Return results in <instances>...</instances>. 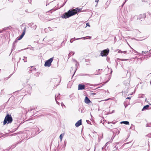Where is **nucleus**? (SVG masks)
<instances>
[{
  "instance_id": "nucleus-1",
  "label": "nucleus",
  "mask_w": 151,
  "mask_h": 151,
  "mask_svg": "<svg viewBox=\"0 0 151 151\" xmlns=\"http://www.w3.org/2000/svg\"><path fill=\"white\" fill-rule=\"evenodd\" d=\"M81 9H79L78 8L73 10H69L67 12L64 13L61 16V17L65 19L68 18L76 14L78 12H81Z\"/></svg>"
},
{
  "instance_id": "nucleus-2",
  "label": "nucleus",
  "mask_w": 151,
  "mask_h": 151,
  "mask_svg": "<svg viewBox=\"0 0 151 151\" xmlns=\"http://www.w3.org/2000/svg\"><path fill=\"white\" fill-rule=\"evenodd\" d=\"M13 120L12 118L11 115L7 114L5 117L4 119L3 122L4 125H5L7 123H11Z\"/></svg>"
},
{
  "instance_id": "nucleus-3",
  "label": "nucleus",
  "mask_w": 151,
  "mask_h": 151,
  "mask_svg": "<svg viewBox=\"0 0 151 151\" xmlns=\"http://www.w3.org/2000/svg\"><path fill=\"white\" fill-rule=\"evenodd\" d=\"M25 30L26 28L25 27L24 29L23 30V32L22 33L21 35L20 36V37L17 38L13 42V46L14 47L16 46L15 44L17 42V41L18 40H20L24 36L25 34Z\"/></svg>"
},
{
  "instance_id": "nucleus-4",
  "label": "nucleus",
  "mask_w": 151,
  "mask_h": 151,
  "mask_svg": "<svg viewBox=\"0 0 151 151\" xmlns=\"http://www.w3.org/2000/svg\"><path fill=\"white\" fill-rule=\"evenodd\" d=\"M109 51V49H108L104 50L101 52L100 55L102 57L106 56L108 55Z\"/></svg>"
},
{
  "instance_id": "nucleus-5",
  "label": "nucleus",
  "mask_w": 151,
  "mask_h": 151,
  "mask_svg": "<svg viewBox=\"0 0 151 151\" xmlns=\"http://www.w3.org/2000/svg\"><path fill=\"white\" fill-rule=\"evenodd\" d=\"M53 58H52L47 60L44 64L45 66L50 67V66L51 63L53 60Z\"/></svg>"
},
{
  "instance_id": "nucleus-6",
  "label": "nucleus",
  "mask_w": 151,
  "mask_h": 151,
  "mask_svg": "<svg viewBox=\"0 0 151 151\" xmlns=\"http://www.w3.org/2000/svg\"><path fill=\"white\" fill-rule=\"evenodd\" d=\"M146 17V13H144L139 15L137 17L138 19L141 20V21L143 20Z\"/></svg>"
},
{
  "instance_id": "nucleus-7",
  "label": "nucleus",
  "mask_w": 151,
  "mask_h": 151,
  "mask_svg": "<svg viewBox=\"0 0 151 151\" xmlns=\"http://www.w3.org/2000/svg\"><path fill=\"white\" fill-rule=\"evenodd\" d=\"M60 95V94L59 93L58 95H57L56 94L55 95V101H56V102L57 104H58L59 105H60L59 104L60 103L57 100H58L60 99V97L59 96Z\"/></svg>"
},
{
  "instance_id": "nucleus-8",
  "label": "nucleus",
  "mask_w": 151,
  "mask_h": 151,
  "mask_svg": "<svg viewBox=\"0 0 151 151\" xmlns=\"http://www.w3.org/2000/svg\"><path fill=\"white\" fill-rule=\"evenodd\" d=\"M35 69L36 68L34 67L33 66L30 67L28 68V70H29L28 72L29 73H31L32 70H35Z\"/></svg>"
},
{
  "instance_id": "nucleus-9",
  "label": "nucleus",
  "mask_w": 151,
  "mask_h": 151,
  "mask_svg": "<svg viewBox=\"0 0 151 151\" xmlns=\"http://www.w3.org/2000/svg\"><path fill=\"white\" fill-rule=\"evenodd\" d=\"M85 88V86L84 85L79 84L78 86V90H83Z\"/></svg>"
},
{
  "instance_id": "nucleus-10",
  "label": "nucleus",
  "mask_w": 151,
  "mask_h": 151,
  "mask_svg": "<svg viewBox=\"0 0 151 151\" xmlns=\"http://www.w3.org/2000/svg\"><path fill=\"white\" fill-rule=\"evenodd\" d=\"M82 124V120L80 119L75 124V126L78 127Z\"/></svg>"
},
{
  "instance_id": "nucleus-11",
  "label": "nucleus",
  "mask_w": 151,
  "mask_h": 151,
  "mask_svg": "<svg viewBox=\"0 0 151 151\" xmlns=\"http://www.w3.org/2000/svg\"><path fill=\"white\" fill-rule=\"evenodd\" d=\"M85 102L86 104H88L91 102V101L86 96L85 99Z\"/></svg>"
},
{
  "instance_id": "nucleus-12",
  "label": "nucleus",
  "mask_w": 151,
  "mask_h": 151,
  "mask_svg": "<svg viewBox=\"0 0 151 151\" xmlns=\"http://www.w3.org/2000/svg\"><path fill=\"white\" fill-rule=\"evenodd\" d=\"M149 107V106L148 105L144 106L143 109H142V111H144L145 110L147 109Z\"/></svg>"
},
{
  "instance_id": "nucleus-13",
  "label": "nucleus",
  "mask_w": 151,
  "mask_h": 151,
  "mask_svg": "<svg viewBox=\"0 0 151 151\" xmlns=\"http://www.w3.org/2000/svg\"><path fill=\"white\" fill-rule=\"evenodd\" d=\"M121 124L123 123L124 124H125L126 125H128L129 124V122L127 121H123L121 122Z\"/></svg>"
},
{
  "instance_id": "nucleus-14",
  "label": "nucleus",
  "mask_w": 151,
  "mask_h": 151,
  "mask_svg": "<svg viewBox=\"0 0 151 151\" xmlns=\"http://www.w3.org/2000/svg\"><path fill=\"white\" fill-rule=\"evenodd\" d=\"M17 145V144H16V145H12L10 147H9V149H8V150H9L10 149H12L14 148V147H16Z\"/></svg>"
},
{
  "instance_id": "nucleus-15",
  "label": "nucleus",
  "mask_w": 151,
  "mask_h": 151,
  "mask_svg": "<svg viewBox=\"0 0 151 151\" xmlns=\"http://www.w3.org/2000/svg\"><path fill=\"white\" fill-rule=\"evenodd\" d=\"M76 63V64H75V66H76V68H77V67H78V63L77 62H76V63ZM76 69L75 70V71H74V74H73V76L74 75V74H75V73L76 71Z\"/></svg>"
},
{
  "instance_id": "nucleus-16",
  "label": "nucleus",
  "mask_w": 151,
  "mask_h": 151,
  "mask_svg": "<svg viewBox=\"0 0 151 151\" xmlns=\"http://www.w3.org/2000/svg\"><path fill=\"white\" fill-rule=\"evenodd\" d=\"M24 62L27 61V57H24V59H23Z\"/></svg>"
},
{
  "instance_id": "nucleus-17",
  "label": "nucleus",
  "mask_w": 151,
  "mask_h": 151,
  "mask_svg": "<svg viewBox=\"0 0 151 151\" xmlns=\"http://www.w3.org/2000/svg\"><path fill=\"white\" fill-rule=\"evenodd\" d=\"M130 129H131L134 130L135 129V126L134 125H133L132 124L130 127Z\"/></svg>"
},
{
  "instance_id": "nucleus-18",
  "label": "nucleus",
  "mask_w": 151,
  "mask_h": 151,
  "mask_svg": "<svg viewBox=\"0 0 151 151\" xmlns=\"http://www.w3.org/2000/svg\"><path fill=\"white\" fill-rule=\"evenodd\" d=\"M83 39L84 40H85V39H87V38H86V37H81V38H77V39H75L74 40H80V39Z\"/></svg>"
},
{
  "instance_id": "nucleus-19",
  "label": "nucleus",
  "mask_w": 151,
  "mask_h": 151,
  "mask_svg": "<svg viewBox=\"0 0 151 151\" xmlns=\"http://www.w3.org/2000/svg\"><path fill=\"white\" fill-rule=\"evenodd\" d=\"M56 27H53L52 28V29L50 27H48V28L49 29L50 31H51L52 30H54V29H55V28H56Z\"/></svg>"
},
{
  "instance_id": "nucleus-20",
  "label": "nucleus",
  "mask_w": 151,
  "mask_h": 151,
  "mask_svg": "<svg viewBox=\"0 0 151 151\" xmlns=\"http://www.w3.org/2000/svg\"><path fill=\"white\" fill-rule=\"evenodd\" d=\"M37 27V26L36 25H34L32 27H31V28H32L33 29L35 30Z\"/></svg>"
},
{
  "instance_id": "nucleus-21",
  "label": "nucleus",
  "mask_w": 151,
  "mask_h": 151,
  "mask_svg": "<svg viewBox=\"0 0 151 151\" xmlns=\"http://www.w3.org/2000/svg\"><path fill=\"white\" fill-rule=\"evenodd\" d=\"M55 11V10H54L53 9H52L51 10H50L48 12H47V13H51L52 12V11Z\"/></svg>"
},
{
  "instance_id": "nucleus-22",
  "label": "nucleus",
  "mask_w": 151,
  "mask_h": 151,
  "mask_svg": "<svg viewBox=\"0 0 151 151\" xmlns=\"http://www.w3.org/2000/svg\"><path fill=\"white\" fill-rule=\"evenodd\" d=\"M112 141L111 140V141H109V142H107L106 144L105 145V147H106L107 145V144L108 143H111L112 142Z\"/></svg>"
},
{
  "instance_id": "nucleus-23",
  "label": "nucleus",
  "mask_w": 151,
  "mask_h": 151,
  "mask_svg": "<svg viewBox=\"0 0 151 151\" xmlns=\"http://www.w3.org/2000/svg\"><path fill=\"white\" fill-rule=\"evenodd\" d=\"M100 74V70L99 69L97 71V73H96V74H95V75H96V74Z\"/></svg>"
},
{
  "instance_id": "nucleus-24",
  "label": "nucleus",
  "mask_w": 151,
  "mask_h": 151,
  "mask_svg": "<svg viewBox=\"0 0 151 151\" xmlns=\"http://www.w3.org/2000/svg\"><path fill=\"white\" fill-rule=\"evenodd\" d=\"M75 39V37L71 39L70 40V42L72 43L73 42V41L74 40V39Z\"/></svg>"
},
{
  "instance_id": "nucleus-25",
  "label": "nucleus",
  "mask_w": 151,
  "mask_h": 151,
  "mask_svg": "<svg viewBox=\"0 0 151 151\" xmlns=\"http://www.w3.org/2000/svg\"><path fill=\"white\" fill-rule=\"evenodd\" d=\"M146 126L147 127H151V123H149V124H147L146 125Z\"/></svg>"
},
{
  "instance_id": "nucleus-26",
  "label": "nucleus",
  "mask_w": 151,
  "mask_h": 151,
  "mask_svg": "<svg viewBox=\"0 0 151 151\" xmlns=\"http://www.w3.org/2000/svg\"><path fill=\"white\" fill-rule=\"evenodd\" d=\"M5 136L4 134H2V133H1L0 134V138H1L3 137H4Z\"/></svg>"
},
{
  "instance_id": "nucleus-27",
  "label": "nucleus",
  "mask_w": 151,
  "mask_h": 151,
  "mask_svg": "<svg viewBox=\"0 0 151 151\" xmlns=\"http://www.w3.org/2000/svg\"><path fill=\"white\" fill-rule=\"evenodd\" d=\"M52 81H58V82L59 81V80L57 78H54L52 80Z\"/></svg>"
},
{
  "instance_id": "nucleus-28",
  "label": "nucleus",
  "mask_w": 151,
  "mask_h": 151,
  "mask_svg": "<svg viewBox=\"0 0 151 151\" xmlns=\"http://www.w3.org/2000/svg\"><path fill=\"white\" fill-rule=\"evenodd\" d=\"M61 104L63 108V106L65 107V106L63 102H61Z\"/></svg>"
},
{
  "instance_id": "nucleus-29",
  "label": "nucleus",
  "mask_w": 151,
  "mask_h": 151,
  "mask_svg": "<svg viewBox=\"0 0 151 151\" xmlns=\"http://www.w3.org/2000/svg\"><path fill=\"white\" fill-rule=\"evenodd\" d=\"M71 55V52H70L68 54V59L70 57Z\"/></svg>"
},
{
  "instance_id": "nucleus-30",
  "label": "nucleus",
  "mask_w": 151,
  "mask_h": 151,
  "mask_svg": "<svg viewBox=\"0 0 151 151\" xmlns=\"http://www.w3.org/2000/svg\"><path fill=\"white\" fill-rule=\"evenodd\" d=\"M62 137H63L62 135V134H61L60 136V139H61V140H62Z\"/></svg>"
},
{
  "instance_id": "nucleus-31",
  "label": "nucleus",
  "mask_w": 151,
  "mask_h": 151,
  "mask_svg": "<svg viewBox=\"0 0 151 151\" xmlns=\"http://www.w3.org/2000/svg\"><path fill=\"white\" fill-rule=\"evenodd\" d=\"M118 53H123V51H122L121 50H119L118 51Z\"/></svg>"
},
{
  "instance_id": "nucleus-32",
  "label": "nucleus",
  "mask_w": 151,
  "mask_h": 151,
  "mask_svg": "<svg viewBox=\"0 0 151 151\" xmlns=\"http://www.w3.org/2000/svg\"><path fill=\"white\" fill-rule=\"evenodd\" d=\"M94 75V74L89 75V74H84L83 75H84V76H89V75Z\"/></svg>"
},
{
  "instance_id": "nucleus-33",
  "label": "nucleus",
  "mask_w": 151,
  "mask_h": 151,
  "mask_svg": "<svg viewBox=\"0 0 151 151\" xmlns=\"http://www.w3.org/2000/svg\"><path fill=\"white\" fill-rule=\"evenodd\" d=\"M143 52H144V53H145V54H148L147 53L148 52H146V51H142V53H143Z\"/></svg>"
},
{
  "instance_id": "nucleus-34",
  "label": "nucleus",
  "mask_w": 151,
  "mask_h": 151,
  "mask_svg": "<svg viewBox=\"0 0 151 151\" xmlns=\"http://www.w3.org/2000/svg\"><path fill=\"white\" fill-rule=\"evenodd\" d=\"M86 26H89V27H90V25H89V23H87L86 24Z\"/></svg>"
},
{
  "instance_id": "nucleus-35",
  "label": "nucleus",
  "mask_w": 151,
  "mask_h": 151,
  "mask_svg": "<svg viewBox=\"0 0 151 151\" xmlns=\"http://www.w3.org/2000/svg\"><path fill=\"white\" fill-rule=\"evenodd\" d=\"M12 28V27L10 26H9V27H7V28H6V29H11V28Z\"/></svg>"
},
{
  "instance_id": "nucleus-36",
  "label": "nucleus",
  "mask_w": 151,
  "mask_h": 151,
  "mask_svg": "<svg viewBox=\"0 0 151 151\" xmlns=\"http://www.w3.org/2000/svg\"><path fill=\"white\" fill-rule=\"evenodd\" d=\"M73 62H74L75 63H76V62H77V61L76 60H75L74 59H73Z\"/></svg>"
},
{
  "instance_id": "nucleus-37",
  "label": "nucleus",
  "mask_w": 151,
  "mask_h": 151,
  "mask_svg": "<svg viewBox=\"0 0 151 151\" xmlns=\"http://www.w3.org/2000/svg\"><path fill=\"white\" fill-rule=\"evenodd\" d=\"M18 92V91H15V92H14V93H13V94L14 95H15V94H16V93H17Z\"/></svg>"
},
{
  "instance_id": "nucleus-38",
  "label": "nucleus",
  "mask_w": 151,
  "mask_h": 151,
  "mask_svg": "<svg viewBox=\"0 0 151 151\" xmlns=\"http://www.w3.org/2000/svg\"><path fill=\"white\" fill-rule=\"evenodd\" d=\"M74 54H75V52H73L72 53L71 52V55H74Z\"/></svg>"
},
{
  "instance_id": "nucleus-39",
  "label": "nucleus",
  "mask_w": 151,
  "mask_h": 151,
  "mask_svg": "<svg viewBox=\"0 0 151 151\" xmlns=\"http://www.w3.org/2000/svg\"><path fill=\"white\" fill-rule=\"evenodd\" d=\"M122 61L127 60H128L127 59H121Z\"/></svg>"
},
{
  "instance_id": "nucleus-40",
  "label": "nucleus",
  "mask_w": 151,
  "mask_h": 151,
  "mask_svg": "<svg viewBox=\"0 0 151 151\" xmlns=\"http://www.w3.org/2000/svg\"><path fill=\"white\" fill-rule=\"evenodd\" d=\"M30 24L31 26H32V25H34V23L32 22V23Z\"/></svg>"
},
{
  "instance_id": "nucleus-41",
  "label": "nucleus",
  "mask_w": 151,
  "mask_h": 151,
  "mask_svg": "<svg viewBox=\"0 0 151 151\" xmlns=\"http://www.w3.org/2000/svg\"><path fill=\"white\" fill-rule=\"evenodd\" d=\"M127 51H123V53H124V54H125L127 53Z\"/></svg>"
},
{
  "instance_id": "nucleus-42",
  "label": "nucleus",
  "mask_w": 151,
  "mask_h": 151,
  "mask_svg": "<svg viewBox=\"0 0 151 151\" xmlns=\"http://www.w3.org/2000/svg\"><path fill=\"white\" fill-rule=\"evenodd\" d=\"M142 2H145L147 0H141Z\"/></svg>"
},
{
  "instance_id": "nucleus-43",
  "label": "nucleus",
  "mask_w": 151,
  "mask_h": 151,
  "mask_svg": "<svg viewBox=\"0 0 151 151\" xmlns=\"http://www.w3.org/2000/svg\"><path fill=\"white\" fill-rule=\"evenodd\" d=\"M99 1V0H95V1L96 2H98Z\"/></svg>"
},
{
  "instance_id": "nucleus-44",
  "label": "nucleus",
  "mask_w": 151,
  "mask_h": 151,
  "mask_svg": "<svg viewBox=\"0 0 151 151\" xmlns=\"http://www.w3.org/2000/svg\"><path fill=\"white\" fill-rule=\"evenodd\" d=\"M131 99V98L130 97H128L126 99Z\"/></svg>"
},
{
  "instance_id": "nucleus-45",
  "label": "nucleus",
  "mask_w": 151,
  "mask_h": 151,
  "mask_svg": "<svg viewBox=\"0 0 151 151\" xmlns=\"http://www.w3.org/2000/svg\"><path fill=\"white\" fill-rule=\"evenodd\" d=\"M29 86V88H30L31 90V89H32V87H31V86Z\"/></svg>"
},
{
  "instance_id": "nucleus-46",
  "label": "nucleus",
  "mask_w": 151,
  "mask_h": 151,
  "mask_svg": "<svg viewBox=\"0 0 151 151\" xmlns=\"http://www.w3.org/2000/svg\"><path fill=\"white\" fill-rule=\"evenodd\" d=\"M114 137H112L111 138V139H114Z\"/></svg>"
},
{
  "instance_id": "nucleus-47",
  "label": "nucleus",
  "mask_w": 151,
  "mask_h": 151,
  "mask_svg": "<svg viewBox=\"0 0 151 151\" xmlns=\"http://www.w3.org/2000/svg\"><path fill=\"white\" fill-rule=\"evenodd\" d=\"M30 78V77H29L28 79H27V82H28V81L29 80Z\"/></svg>"
},
{
  "instance_id": "nucleus-48",
  "label": "nucleus",
  "mask_w": 151,
  "mask_h": 151,
  "mask_svg": "<svg viewBox=\"0 0 151 151\" xmlns=\"http://www.w3.org/2000/svg\"><path fill=\"white\" fill-rule=\"evenodd\" d=\"M96 94V93H91V94L93 95H95Z\"/></svg>"
},
{
  "instance_id": "nucleus-49",
  "label": "nucleus",
  "mask_w": 151,
  "mask_h": 151,
  "mask_svg": "<svg viewBox=\"0 0 151 151\" xmlns=\"http://www.w3.org/2000/svg\"><path fill=\"white\" fill-rule=\"evenodd\" d=\"M65 2L64 4H63V5H62V6H64V5H65Z\"/></svg>"
},
{
  "instance_id": "nucleus-50",
  "label": "nucleus",
  "mask_w": 151,
  "mask_h": 151,
  "mask_svg": "<svg viewBox=\"0 0 151 151\" xmlns=\"http://www.w3.org/2000/svg\"><path fill=\"white\" fill-rule=\"evenodd\" d=\"M88 37H89V39H91V37H90V36H88Z\"/></svg>"
},
{
  "instance_id": "nucleus-51",
  "label": "nucleus",
  "mask_w": 151,
  "mask_h": 151,
  "mask_svg": "<svg viewBox=\"0 0 151 151\" xmlns=\"http://www.w3.org/2000/svg\"><path fill=\"white\" fill-rule=\"evenodd\" d=\"M104 147H105L104 146V147H102V150H103V149H104Z\"/></svg>"
},
{
  "instance_id": "nucleus-52",
  "label": "nucleus",
  "mask_w": 151,
  "mask_h": 151,
  "mask_svg": "<svg viewBox=\"0 0 151 151\" xmlns=\"http://www.w3.org/2000/svg\"><path fill=\"white\" fill-rule=\"evenodd\" d=\"M115 148H118V147H116V145L115 147H114Z\"/></svg>"
},
{
  "instance_id": "nucleus-53",
  "label": "nucleus",
  "mask_w": 151,
  "mask_h": 151,
  "mask_svg": "<svg viewBox=\"0 0 151 151\" xmlns=\"http://www.w3.org/2000/svg\"><path fill=\"white\" fill-rule=\"evenodd\" d=\"M86 122H89V121L88 120H87Z\"/></svg>"
},
{
  "instance_id": "nucleus-54",
  "label": "nucleus",
  "mask_w": 151,
  "mask_h": 151,
  "mask_svg": "<svg viewBox=\"0 0 151 151\" xmlns=\"http://www.w3.org/2000/svg\"><path fill=\"white\" fill-rule=\"evenodd\" d=\"M117 144H119V142H117L116 143Z\"/></svg>"
},
{
  "instance_id": "nucleus-55",
  "label": "nucleus",
  "mask_w": 151,
  "mask_h": 151,
  "mask_svg": "<svg viewBox=\"0 0 151 151\" xmlns=\"http://www.w3.org/2000/svg\"><path fill=\"white\" fill-rule=\"evenodd\" d=\"M112 70H111V73H112Z\"/></svg>"
},
{
  "instance_id": "nucleus-56",
  "label": "nucleus",
  "mask_w": 151,
  "mask_h": 151,
  "mask_svg": "<svg viewBox=\"0 0 151 151\" xmlns=\"http://www.w3.org/2000/svg\"><path fill=\"white\" fill-rule=\"evenodd\" d=\"M143 53H142H142H141V55H143Z\"/></svg>"
},
{
  "instance_id": "nucleus-57",
  "label": "nucleus",
  "mask_w": 151,
  "mask_h": 151,
  "mask_svg": "<svg viewBox=\"0 0 151 151\" xmlns=\"http://www.w3.org/2000/svg\"><path fill=\"white\" fill-rule=\"evenodd\" d=\"M109 100V99H106V101H107V100Z\"/></svg>"
},
{
  "instance_id": "nucleus-58",
  "label": "nucleus",
  "mask_w": 151,
  "mask_h": 151,
  "mask_svg": "<svg viewBox=\"0 0 151 151\" xmlns=\"http://www.w3.org/2000/svg\"><path fill=\"white\" fill-rule=\"evenodd\" d=\"M21 59V58H19V60H20V59Z\"/></svg>"
},
{
  "instance_id": "nucleus-59",
  "label": "nucleus",
  "mask_w": 151,
  "mask_h": 151,
  "mask_svg": "<svg viewBox=\"0 0 151 151\" xmlns=\"http://www.w3.org/2000/svg\"><path fill=\"white\" fill-rule=\"evenodd\" d=\"M12 75H10V77Z\"/></svg>"
},
{
  "instance_id": "nucleus-60",
  "label": "nucleus",
  "mask_w": 151,
  "mask_h": 151,
  "mask_svg": "<svg viewBox=\"0 0 151 151\" xmlns=\"http://www.w3.org/2000/svg\"><path fill=\"white\" fill-rule=\"evenodd\" d=\"M1 31H0V33H1Z\"/></svg>"
}]
</instances>
